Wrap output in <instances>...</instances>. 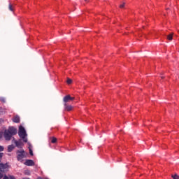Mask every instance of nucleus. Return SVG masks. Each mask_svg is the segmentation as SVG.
I'll return each mask as SVG.
<instances>
[{
  "mask_svg": "<svg viewBox=\"0 0 179 179\" xmlns=\"http://www.w3.org/2000/svg\"><path fill=\"white\" fill-rule=\"evenodd\" d=\"M13 136V135H16L17 134V129L16 128L11 127H9L8 129L7 130Z\"/></svg>",
  "mask_w": 179,
  "mask_h": 179,
  "instance_id": "39448f33",
  "label": "nucleus"
},
{
  "mask_svg": "<svg viewBox=\"0 0 179 179\" xmlns=\"http://www.w3.org/2000/svg\"><path fill=\"white\" fill-rule=\"evenodd\" d=\"M18 135L24 142H27V133H26V129L22 126L19 127Z\"/></svg>",
  "mask_w": 179,
  "mask_h": 179,
  "instance_id": "f257e3e1",
  "label": "nucleus"
},
{
  "mask_svg": "<svg viewBox=\"0 0 179 179\" xmlns=\"http://www.w3.org/2000/svg\"><path fill=\"white\" fill-rule=\"evenodd\" d=\"M12 136H13L7 130H5L4 138L6 141H10V139H12Z\"/></svg>",
  "mask_w": 179,
  "mask_h": 179,
  "instance_id": "423d86ee",
  "label": "nucleus"
},
{
  "mask_svg": "<svg viewBox=\"0 0 179 179\" xmlns=\"http://www.w3.org/2000/svg\"><path fill=\"white\" fill-rule=\"evenodd\" d=\"M3 179H16L13 176H9V177L5 176Z\"/></svg>",
  "mask_w": 179,
  "mask_h": 179,
  "instance_id": "f8f14e48",
  "label": "nucleus"
},
{
  "mask_svg": "<svg viewBox=\"0 0 179 179\" xmlns=\"http://www.w3.org/2000/svg\"><path fill=\"white\" fill-rule=\"evenodd\" d=\"M172 178H173V179H178V178H179V176H178V175L175 174V175H173V176H172Z\"/></svg>",
  "mask_w": 179,
  "mask_h": 179,
  "instance_id": "4468645a",
  "label": "nucleus"
},
{
  "mask_svg": "<svg viewBox=\"0 0 179 179\" xmlns=\"http://www.w3.org/2000/svg\"><path fill=\"white\" fill-rule=\"evenodd\" d=\"M8 9H9V10H11V12H13V8H12V4H9V6H8Z\"/></svg>",
  "mask_w": 179,
  "mask_h": 179,
  "instance_id": "2eb2a0df",
  "label": "nucleus"
},
{
  "mask_svg": "<svg viewBox=\"0 0 179 179\" xmlns=\"http://www.w3.org/2000/svg\"><path fill=\"white\" fill-rule=\"evenodd\" d=\"M0 152H3V146L0 145Z\"/></svg>",
  "mask_w": 179,
  "mask_h": 179,
  "instance_id": "412c9836",
  "label": "nucleus"
},
{
  "mask_svg": "<svg viewBox=\"0 0 179 179\" xmlns=\"http://www.w3.org/2000/svg\"><path fill=\"white\" fill-rule=\"evenodd\" d=\"M24 164H25V166H34V162L31 159H27Z\"/></svg>",
  "mask_w": 179,
  "mask_h": 179,
  "instance_id": "6e6552de",
  "label": "nucleus"
},
{
  "mask_svg": "<svg viewBox=\"0 0 179 179\" xmlns=\"http://www.w3.org/2000/svg\"><path fill=\"white\" fill-rule=\"evenodd\" d=\"M9 166L8 164H0V171L1 173H5V171H8Z\"/></svg>",
  "mask_w": 179,
  "mask_h": 179,
  "instance_id": "7ed1b4c3",
  "label": "nucleus"
},
{
  "mask_svg": "<svg viewBox=\"0 0 179 179\" xmlns=\"http://www.w3.org/2000/svg\"><path fill=\"white\" fill-rule=\"evenodd\" d=\"M85 2H89V0H85Z\"/></svg>",
  "mask_w": 179,
  "mask_h": 179,
  "instance_id": "393cba45",
  "label": "nucleus"
},
{
  "mask_svg": "<svg viewBox=\"0 0 179 179\" xmlns=\"http://www.w3.org/2000/svg\"><path fill=\"white\" fill-rule=\"evenodd\" d=\"M167 39L169 40L170 41H171V40H173V34L168 35Z\"/></svg>",
  "mask_w": 179,
  "mask_h": 179,
  "instance_id": "ddd939ff",
  "label": "nucleus"
},
{
  "mask_svg": "<svg viewBox=\"0 0 179 179\" xmlns=\"http://www.w3.org/2000/svg\"><path fill=\"white\" fill-rule=\"evenodd\" d=\"M3 177V175L1 173H0V179H1Z\"/></svg>",
  "mask_w": 179,
  "mask_h": 179,
  "instance_id": "5701e85b",
  "label": "nucleus"
},
{
  "mask_svg": "<svg viewBox=\"0 0 179 179\" xmlns=\"http://www.w3.org/2000/svg\"><path fill=\"white\" fill-rule=\"evenodd\" d=\"M29 154L31 156H33V150H31L30 148H29Z\"/></svg>",
  "mask_w": 179,
  "mask_h": 179,
  "instance_id": "4be33fe9",
  "label": "nucleus"
},
{
  "mask_svg": "<svg viewBox=\"0 0 179 179\" xmlns=\"http://www.w3.org/2000/svg\"><path fill=\"white\" fill-rule=\"evenodd\" d=\"M17 155V159L18 162H23V159H25L26 156H27V153L23 150H18Z\"/></svg>",
  "mask_w": 179,
  "mask_h": 179,
  "instance_id": "f03ea898",
  "label": "nucleus"
},
{
  "mask_svg": "<svg viewBox=\"0 0 179 179\" xmlns=\"http://www.w3.org/2000/svg\"><path fill=\"white\" fill-rule=\"evenodd\" d=\"M125 6V3H123L122 4H121L120 6V8H124Z\"/></svg>",
  "mask_w": 179,
  "mask_h": 179,
  "instance_id": "6ab92c4d",
  "label": "nucleus"
},
{
  "mask_svg": "<svg viewBox=\"0 0 179 179\" xmlns=\"http://www.w3.org/2000/svg\"><path fill=\"white\" fill-rule=\"evenodd\" d=\"M0 101H2V103H5V98L1 97L0 98Z\"/></svg>",
  "mask_w": 179,
  "mask_h": 179,
  "instance_id": "a211bd4d",
  "label": "nucleus"
},
{
  "mask_svg": "<svg viewBox=\"0 0 179 179\" xmlns=\"http://www.w3.org/2000/svg\"><path fill=\"white\" fill-rule=\"evenodd\" d=\"M13 149H15V145H8V152H12V150H13Z\"/></svg>",
  "mask_w": 179,
  "mask_h": 179,
  "instance_id": "9b49d317",
  "label": "nucleus"
},
{
  "mask_svg": "<svg viewBox=\"0 0 179 179\" xmlns=\"http://www.w3.org/2000/svg\"><path fill=\"white\" fill-rule=\"evenodd\" d=\"M3 136V133L0 132V139H2Z\"/></svg>",
  "mask_w": 179,
  "mask_h": 179,
  "instance_id": "aec40b11",
  "label": "nucleus"
},
{
  "mask_svg": "<svg viewBox=\"0 0 179 179\" xmlns=\"http://www.w3.org/2000/svg\"><path fill=\"white\" fill-rule=\"evenodd\" d=\"M71 101L75 100V97H71V95H66L63 99V101L64 103H68L69 101H71Z\"/></svg>",
  "mask_w": 179,
  "mask_h": 179,
  "instance_id": "20e7f679",
  "label": "nucleus"
},
{
  "mask_svg": "<svg viewBox=\"0 0 179 179\" xmlns=\"http://www.w3.org/2000/svg\"><path fill=\"white\" fill-rule=\"evenodd\" d=\"M67 83H68V85H71V83H72V80L70 79V78H69V79L67 80Z\"/></svg>",
  "mask_w": 179,
  "mask_h": 179,
  "instance_id": "f3484780",
  "label": "nucleus"
},
{
  "mask_svg": "<svg viewBox=\"0 0 179 179\" xmlns=\"http://www.w3.org/2000/svg\"><path fill=\"white\" fill-rule=\"evenodd\" d=\"M52 143H55L57 142V138H52L51 141Z\"/></svg>",
  "mask_w": 179,
  "mask_h": 179,
  "instance_id": "dca6fc26",
  "label": "nucleus"
},
{
  "mask_svg": "<svg viewBox=\"0 0 179 179\" xmlns=\"http://www.w3.org/2000/svg\"><path fill=\"white\" fill-rule=\"evenodd\" d=\"M64 110L65 111H72V110L73 109V106L68 104V103H64Z\"/></svg>",
  "mask_w": 179,
  "mask_h": 179,
  "instance_id": "0eeeda50",
  "label": "nucleus"
},
{
  "mask_svg": "<svg viewBox=\"0 0 179 179\" xmlns=\"http://www.w3.org/2000/svg\"><path fill=\"white\" fill-rule=\"evenodd\" d=\"M3 121V120L0 119V122H2Z\"/></svg>",
  "mask_w": 179,
  "mask_h": 179,
  "instance_id": "b1692460",
  "label": "nucleus"
},
{
  "mask_svg": "<svg viewBox=\"0 0 179 179\" xmlns=\"http://www.w3.org/2000/svg\"><path fill=\"white\" fill-rule=\"evenodd\" d=\"M15 143L17 148H20V147H21L23 145V143H22L21 141H15Z\"/></svg>",
  "mask_w": 179,
  "mask_h": 179,
  "instance_id": "9d476101",
  "label": "nucleus"
},
{
  "mask_svg": "<svg viewBox=\"0 0 179 179\" xmlns=\"http://www.w3.org/2000/svg\"><path fill=\"white\" fill-rule=\"evenodd\" d=\"M13 121L14 122H15L16 124H19L20 122V117H19V115H15L13 118Z\"/></svg>",
  "mask_w": 179,
  "mask_h": 179,
  "instance_id": "1a4fd4ad",
  "label": "nucleus"
}]
</instances>
